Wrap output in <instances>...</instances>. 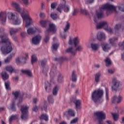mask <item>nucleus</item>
Returning a JSON list of instances; mask_svg holds the SVG:
<instances>
[{"instance_id": "obj_1", "label": "nucleus", "mask_w": 124, "mask_h": 124, "mask_svg": "<svg viewBox=\"0 0 124 124\" xmlns=\"http://www.w3.org/2000/svg\"><path fill=\"white\" fill-rule=\"evenodd\" d=\"M0 32H3L2 35H0V38L1 39V41H0V43H5L8 46L5 47L3 46L1 48V51L3 55H7L9 54L13 50L12 46H11V43L8 39V34L4 32V29L1 28L0 29Z\"/></svg>"}, {"instance_id": "obj_2", "label": "nucleus", "mask_w": 124, "mask_h": 124, "mask_svg": "<svg viewBox=\"0 0 124 124\" xmlns=\"http://www.w3.org/2000/svg\"><path fill=\"white\" fill-rule=\"evenodd\" d=\"M103 90L102 89H98L94 91L91 95L92 100L95 103L96 105L101 104L103 102V99H101L103 96Z\"/></svg>"}, {"instance_id": "obj_3", "label": "nucleus", "mask_w": 124, "mask_h": 124, "mask_svg": "<svg viewBox=\"0 0 124 124\" xmlns=\"http://www.w3.org/2000/svg\"><path fill=\"white\" fill-rule=\"evenodd\" d=\"M16 11L20 14L21 17L23 20H25L26 22L25 25L26 28H29L30 26L32 24V19L30 17L29 15H24L23 14V10L21 8V6L18 3H16Z\"/></svg>"}, {"instance_id": "obj_4", "label": "nucleus", "mask_w": 124, "mask_h": 124, "mask_svg": "<svg viewBox=\"0 0 124 124\" xmlns=\"http://www.w3.org/2000/svg\"><path fill=\"white\" fill-rule=\"evenodd\" d=\"M40 24L43 28H46L49 26V28L46 30V32L49 33V32H56L57 31V28L56 27V25L53 23H51V21L48 20H41L40 22Z\"/></svg>"}, {"instance_id": "obj_5", "label": "nucleus", "mask_w": 124, "mask_h": 124, "mask_svg": "<svg viewBox=\"0 0 124 124\" xmlns=\"http://www.w3.org/2000/svg\"><path fill=\"white\" fill-rule=\"evenodd\" d=\"M56 10L60 13H62V10H63L64 12L65 13H67L70 11V6L66 5V1H65V0H61Z\"/></svg>"}, {"instance_id": "obj_6", "label": "nucleus", "mask_w": 124, "mask_h": 124, "mask_svg": "<svg viewBox=\"0 0 124 124\" xmlns=\"http://www.w3.org/2000/svg\"><path fill=\"white\" fill-rule=\"evenodd\" d=\"M112 85L111 86V90L112 92H120L122 91V86L123 83L117 80V79L114 78L112 81Z\"/></svg>"}, {"instance_id": "obj_7", "label": "nucleus", "mask_w": 124, "mask_h": 124, "mask_svg": "<svg viewBox=\"0 0 124 124\" xmlns=\"http://www.w3.org/2000/svg\"><path fill=\"white\" fill-rule=\"evenodd\" d=\"M102 8L103 10H107V16H109L110 14H112L113 11H115L116 12V7L113 5L109 4L107 3L105 5L102 6Z\"/></svg>"}, {"instance_id": "obj_8", "label": "nucleus", "mask_w": 124, "mask_h": 124, "mask_svg": "<svg viewBox=\"0 0 124 124\" xmlns=\"http://www.w3.org/2000/svg\"><path fill=\"white\" fill-rule=\"evenodd\" d=\"M29 108L30 107L25 106H21L20 111L22 113V115H21V118L22 120H27L29 118Z\"/></svg>"}, {"instance_id": "obj_9", "label": "nucleus", "mask_w": 124, "mask_h": 124, "mask_svg": "<svg viewBox=\"0 0 124 124\" xmlns=\"http://www.w3.org/2000/svg\"><path fill=\"white\" fill-rule=\"evenodd\" d=\"M76 50L73 49V47H70L68 49H66V53H70V54H72L73 56H75L76 55L77 51H81L83 50V47H82L81 46H75Z\"/></svg>"}, {"instance_id": "obj_10", "label": "nucleus", "mask_w": 124, "mask_h": 124, "mask_svg": "<svg viewBox=\"0 0 124 124\" xmlns=\"http://www.w3.org/2000/svg\"><path fill=\"white\" fill-rule=\"evenodd\" d=\"M70 29V23L67 21L66 22V24L65 25V28L63 29L64 32L61 34V36L62 38L64 39H66V34L65 32H68V31H69Z\"/></svg>"}, {"instance_id": "obj_11", "label": "nucleus", "mask_w": 124, "mask_h": 124, "mask_svg": "<svg viewBox=\"0 0 124 124\" xmlns=\"http://www.w3.org/2000/svg\"><path fill=\"white\" fill-rule=\"evenodd\" d=\"M123 96L121 95H119L117 97L116 95H114L113 97L111 99V103L113 104H115V103H117V104H119L123 101Z\"/></svg>"}, {"instance_id": "obj_12", "label": "nucleus", "mask_w": 124, "mask_h": 124, "mask_svg": "<svg viewBox=\"0 0 124 124\" xmlns=\"http://www.w3.org/2000/svg\"><path fill=\"white\" fill-rule=\"evenodd\" d=\"M16 63L17 65L25 64L27 63V58L24 57V56H19L16 58Z\"/></svg>"}, {"instance_id": "obj_13", "label": "nucleus", "mask_w": 124, "mask_h": 124, "mask_svg": "<svg viewBox=\"0 0 124 124\" xmlns=\"http://www.w3.org/2000/svg\"><path fill=\"white\" fill-rule=\"evenodd\" d=\"M23 97H24V93H21L20 91H16V99L18 101L17 106L23 101Z\"/></svg>"}, {"instance_id": "obj_14", "label": "nucleus", "mask_w": 124, "mask_h": 124, "mask_svg": "<svg viewBox=\"0 0 124 124\" xmlns=\"http://www.w3.org/2000/svg\"><path fill=\"white\" fill-rule=\"evenodd\" d=\"M42 37L40 35H37L32 38V43L34 45H37L40 43Z\"/></svg>"}, {"instance_id": "obj_15", "label": "nucleus", "mask_w": 124, "mask_h": 124, "mask_svg": "<svg viewBox=\"0 0 124 124\" xmlns=\"http://www.w3.org/2000/svg\"><path fill=\"white\" fill-rule=\"evenodd\" d=\"M75 116V113L74 111L72 109H69L68 111L65 112L63 113V117L66 118H69V117H74Z\"/></svg>"}, {"instance_id": "obj_16", "label": "nucleus", "mask_w": 124, "mask_h": 124, "mask_svg": "<svg viewBox=\"0 0 124 124\" xmlns=\"http://www.w3.org/2000/svg\"><path fill=\"white\" fill-rule=\"evenodd\" d=\"M101 47L104 51V52H108L110 49H111V46L109 45V44L107 43H103L101 44Z\"/></svg>"}, {"instance_id": "obj_17", "label": "nucleus", "mask_w": 124, "mask_h": 124, "mask_svg": "<svg viewBox=\"0 0 124 124\" xmlns=\"http://www.w3.org/2000/svg\"><path fill=\"white\" fill-rule=\"evenodd\" d=\"M96 27L97 30H99V29H102L103 27H108V23L107 21H102L97 23Z\"/></svg>"}, {"instance_id": "obj_18", "label": "nucleus", "mask_w": 124, "mask_h": 124, "mask_svg": "<svg viewBox=\"0 0 124 124\" xmlns=\"http://www.w3.org/2000/svg\"><path fill=\"white\" fill-rule=\"evenodd\" d=\"M8 19L14 22V25H16V19H15V15L13 13L9 12L7 14Z\"/></svg>"}, {"instance_id": "obj_19", "label": "nucleus", "mask_w": 124, "mask_h": 124, "mask_svg": "<svg viewBox=\"0 0 124 124\" xmlns=\"http://www.w3.org/2000/svg\"><path fill=\"white\" fill-rule=\"evenodd\" d=\"M97 38L99 41H102V40H105L106 37L105 36V34L99 32L97 34Z\"/></svg>"}, {"instance_id": "obj_20", "label": "nucleus", "mask_w": 124, "mask_h": 124, "mask_svg": "<svg viewBox=\"0 0 124 124\" xmlns=\"http://www.w3.org/2000/svg\"><path fill=\"white\" fill-rule=\"evenodd\" d=\"M0 21L4 23L6 21V13L5 12H0Z\"/></svg>"}, {"instance_id": "obj_21", "label": "nucleus", "mask_w": 124, "mask_h": 124, "mask_svg": "<svg viewBox=\"0 0 124 124\" xmlns=\"http://www.w3.org/2000/svg\"><path fill=\"white\" fill-rule=\"evenodd\" d=\"M103 9L102 7H100L99 11H96V15L98 19H101L103 17Z\"/></svg>"}, {"instance_id": "obj_22", "label": "nucleus", "mask_w": 124, "mask_h": 124, "mask_svg": "<svg viewBox=\"0 0 124 124\" xmlns=\"http://www.w3.org/2000/svg\"><path fill=\"white\" fill-rule=\"evenodd\" d=\"M72 101L76 105V109H80L81 106V100H76V99H73Z\"/></svg>"}, {"instance_id": "obj_23", "label": "nucleus", "mask_w": 124, "mask_h": 124, "mask_svg": "<svg viewBox=\"0 0 124 124\" xmlns=\"http://www.w3.org/2000/svg\"><path fill=\"white\" fill-rule=\"evenodd\" d=\"M39 118L40 120H44L45 122H48L49 121V116L46 114H42Z\"/></svg>"}, {"instance_id": "obj_24", "label": "nucleus", "mask_w": 124, "mask_h": 124, "mask_svg": "<svg viewBox=\"0 0 124 124\" xmlns=\"http://www.w3.org/2000/svg\"><path fill=\"white\" fill-rule=\"evenodd\" d=\"M21 72L23 73V74H26V75H28L29 76V77H31L32 74H31V71L30 70H21Z\"/></svg>"}, {"instance_id": "obj_25", "label": "nucleus", "mask_w": 124, "mask_h": 124, "mask_svg": "<svg viewBox=\"0 0 124 124\" xmlns=\"http://www.w3.org/2000/svg\"><path fill=\"white\" fill-rule=\"evenodd\" d=\"M91 45L93 51H97L98 50V47H99L98 44L92 43Z\"/></svg>"}, {"instance_id": "obj_26", "label": "nucleus", "mask_w": 124, "mask_h": 124, "mask_svg": "<svg viewBox=\"0 0 124 124\" xmlns=\"http://www.w3.org/2000/svg\"><path fill=\"white\" fill-rule=\"evenodd\" d=\"M59 89L60 86H59V85H56L55 86L52 92L53 95H57V94H58V92H59Z\"/></svg>"}, {"instance_id": "obj_27", "label": "nucleus", "mask_w": 124, "mask_h": 124, "mask_svg": "<svg viewBox=\"0 0 124 124\" xmlns=\"http://www.w3.org/2000/svg\"><path fill=\"white\" fill-rule=\"evenodd\" d=\"M101 76V74L98 72L95 75V82L96 83H98L100 81V77Z\"/></svg>"}, {"instance_id": "obj_28", "label": "nucleus", "mask_w": 124, "mask_h": 124, "mask_svg": "<svg viewBox=\"0 0 124 124\" xmlns=\"http://www.w3.org/2000/svg\"><path fill=\"white\" fill-rule=\"evenodd\" d=\"M39 63L42 67H45L46 64L47 63V61L46 60H42L39 61Z\"/></svg>"}, {"instance_id": "obj_29", "label": "nucleus", "mask_w": 124, "mask_h": 124, "mask_svg": "<svg viewBox=\"0 0 124 124\" xmlns=\"http://www.w3.org/2000/svg\"><path fill=\"white\" fill-rule=\"evenodd\" d=\"M72 81L76 82L77 81V75L75 74V71H73L72 74Z\"/></svg>"}, {"instance_id": "obj_30", "label": "nucleus", "mask_w": 124, "mask_h": 124, "mask_svg": "<svg viewBox=\"0 0 124 124\" xmlns=\"http://www.w3.org/2000/svg\"><path fill=\"white\" fill-rule=\"evenodd\" d=\"M73 42L75 45V47H76V46H77L80 43V39H79L78 37H76L73 39Z\"/></svg>"}, {"instance_id": "obj_31", "label": "nucleus", "mask_w": 124, "mask_h": 124, "mask_svg": "<svg viewBox=\"0 0 124 124\" xmlns=\"http://www.w3.org/2000/svg\"><path fill=\"white\" fill-rule=\"evenodd\" d=\"M122 29V23L116 24L114 27V30L116 31H120V30Z\"/></svg>"}, {"instance_id": "obj_32", "label": "nucleus", "mask_w": 124, "mask_h": 124, "mask_svg": "<svg viewBox=\"0 0 124 124\" xmlns=\"http://www.w3.org/2000/svg\"><path fill=\"white\" fill-rule=\"evenodd\" d=\"M59 46H60V45L58 43H55L52 45V52H54V51H57Z\"/></svg>"}, {"instance_id": "obj_33", "label": "nucleus", "mask_w": 124, "mask_h": 124, "mask_svg": "<svg viewBox=\"0 0 124 124\" xmlns=\"http://www.w3.org/2000/svg\"><path fill=\"white\" fill-rule=\"evenodd\" d=\"M35 31H36L33 28H30L27 30V32L28 34H33V33H34Z\"/></svg>"}, {"instance_id": "obj_34", "label": "nucleus", "mask_w": 124, "mask_h": 124, "mask_svg": "<svg viewBox=\"0 0 124 124\" xmlns=\"http://www.w3.org/2000/svg\"><path fill=\"white\" fill-rule=\"evenodd\" d=\"M51 18L53 19V20H57V19H60V17L58 16L57 14L51 13L50 15Z\"/></svg>"}, {"instance_id": "obj_35", "label": "nucleus", "mask_w": 124, "mask_h": 124, "mask_svg": "<svg viewBox=\"0 0 124 124\" xmlns=\"http://www.w3.org/2000/svg\"><path fill=\"white\" fill-rule=\"evenodd\" d=\"M66 60H67V59H66V58L65 57H61L60 58H55V61L56 62H62L64 61H66Z\"/></svg>"}, {"instance_id": "obj_36", "label": "nucleus", "mask_w": 124, "mask_h": 124, "mask_svg": "<svg viewBox=\"0 0 124 124\" xmlns=\"http://www.w3.org/2000/svg\"><path fill=\"white\" fill-rule=\"evenodd\" d=\"M1 76H2V78L3 79V80H7V79H8V74H7V73H3L2 74H1Z\"/></svg>"}, {"instance_id": "obj_37", "label": "nucleus", "mask_w": 124, "mask_h": 124, "mask_svg": "<svg viewBox=\"0 0 124 124\" xmlns=\"http://www.w3.org/2000/svg\"><path fill=\"white\" fill-rule=\"evenodd\" d=\"M118 40V38L113 37L109 40V44H111V45H114V44L115 43V41Z\"/></svg>"}, {"instance_id": "obj_38", "label": "nucleus", "mask_w": 124, "mask_h": 124, "mask_svg": "<svg viewBox=\"0 0 124 124\" xmlns=\"http://www.w3.org/2000/svg\"><path fill=\"white\" fill-rule=\"evenodd\" d=\"M16 119V115H12L11 116L9 119V123L10 124H12L13 123V120H15Z\"/></svg>"}, {"instance_id": "obj_39", "label": "nucleus", "mask_w": 124, "mask_h": 124, "mask_svg": "<svg viewBox=\"0 0 124 124\" xmlns=\"http://www.w3.org/2000/svg\"><path fill=\"white\" fill-rule=\"evenodd\" d=\"M37 62V57L34 55H33L31 56V63L33 64L34 62Z\"/></svg>"}, {"instance_id": "obj_40", "label": "nucleus", "mask_w": 124, "mask_h": 124, "mask_svg": "<svg viewBox=\"0 0 124 124\" xmlns=\"http://www.w3.org/2000/svg\"><path fill=\"white\" fill-rule=\"evenodd\" d=\"M105 62H106V66H109V65H111V60H110V58H107L105 60Z\"/></svg>"}, {"instance_id": "obj_41", "label": "nucleus", "mask_w": 124, "mask_h": 124, "mask_svg": "<svg viewBox=\"0 0 124 124\" xmlns=\"http://www.w3.org/2000/svg\"><path fill=\"white\" fill-rule=\"evenodd\" d=\"M79 12V10L77 8H74V10L72 12V16H76Z\"/></svg>"}, {"instance_id": "obj_42", "label": "nucleus", "mask_w": 124, "mask_h": 124, "mask_svg": "<svg viewBox=\"0 0 124 124\" xmlns=\"http://www.w3.org/2000/svg\"><path fill=\"white\" fill-rule=\"evenodd\" d=\"M5 87L6 90H11L10 82L7 81L5 82Z\"/></svg>"}, {"instance_id": "obj_43", "label": "nucleus", "mask_w": 124, "mask_h": 124, "mask_svg": "<svg viewBox=\"0 0 124 124\" xmlns=\"http://www.w3.org/2000/svg\"><path fill=\"white\" fill-rule=\"evenodd\" d=\"M112 115L113 117V120L115 122H117L119 120V114L117 113H112Z\"/></svg>"}, {"instance_id": "obj_44", "label": "nucleus", "mask_w": 124, "mask_h": 124, "mask_svg": "<svg viewBox=\"0 0 124 124\" xmlns=\"http://www.w3.org/2000/svg\"><path fill=\"white\" fill-rule=\"evenodd\" d=\"M106 98L107 100H109V89L108 88H105Z\"/></svg>"}, {"instance_id": "obj_45", "label": "nucleus", "mask_w": 124, "mask_h": 124, "mask_svg": "<svg viewBox=\"0 0 124 124\" xmlns=\"http://www.w3.org/2000/svg\"><path fill=\"white\" fill-rule=\"evenodd\" d=\"M6 70L11 73L12 72H13V67L11 66H8L6 67Z\"/></svg>"}, {"instance_id": "obj_46", "label": "nucleus", "mask_w": 124, "mask_h": 124, "mask_svg": "<svg viewBox=\"0 0 124 124\" xmlns=\"http://www.w3.org/2000/svg\"><path fill=\"white\" fill-rule=\"evenodd\" d=\"M47 99L49 103H54V99L53 98V96L49 95Z\"/></svg>"}, {"instance_id": "obj_47", "label": "nucleus", "mask_w": 124, "mask_h": 124, "mask_svg": "<svg viewBox=\"0 0 124 124\" xmlns=\"http://www.w3.org/2000/svg\"><path fill=\"white\" fill-rule=\"evenodd\" d=\"M10 33L11 36H12V35H13L14 34H15V33H16V29L11 28L10 30Z\"/></svg>"}, {"instance_id": "obj_48", "label": "nucleus", "mask_w": 124, "mask_h": 124, "mask_svg": "<svg viewBox=\"0 0 124 124\" xmlns=\"http://www.w3.org/2000/svg\"><path fill=\"white\" fill-rule=\"evenodd\" d=\"M10 108L12 111H15V102L13 101L12 103L10 105Z\"/></svg>"}, {"instance_id": "obj_49", "label": "nucleus", "mask_w": 124, "mask_h": 124, "mask_svg": "<svg viewBox=\"0 0 124 124\" xmlns=\"http://www.w3.org/2000/svg\"><path fill=\"white\" fill-rule=\"evenodd\" d=\"M62 74H59L58 75V81L59 83H62Z\"/></svg>"}, {"instance_id": "obj_50", "label": "nucleus", "mask_w": 124, "mask_h": 124, "mask_svg": "<svg viewBox=\"0 0 124 124\" xmlns=\"http://www.w3.org/2000/svg\"><path fill=\"white\" fill-rule=\"evenodd\" d=\"M49 39H50V36L49 35H46L45 36V38L44 39V41L46 43H47L48 41H49Z\"/></svg>"}, {"instance_id": "obj_51", "label": "nucleus", "mask_w": 124, "mask_h": 124, "mask_svg": "<svg viewBox=\"0 0 124 124\" xmlns=\"http://www.w3.org/2000/svg\"><path fill=\"white\" fill-rule=\"evenodd\" d=\"M80 12L81 14H84V15H88V11L85 9H80Z\"/></svg>"}, {"instance_id": "obj_52", "label": "nucleus", "mask_w": 124, "mask_h": 124, "mask_svg": "<svg viewBox=\"0 0 124 124\" xmlns=\"http://www.w3.org/2000/svg\"><path fill=\"white\" fill-rule=\"evenodd\" d=\"M107 28H105V31H109L110 33H112L113 32V29L111 28V27H108V26Z\"/></svg>"}, {"instance_id": "obj_53", "label": "nucleus", "mask_w": 124, "mask_h": 124, "mask_svg": "<svg viewBox=\"0 0 124 124\" xmlns=\"http://www.w3.org/2000/svg\"><path fill=\"white\" fill-rule=\"evenodd\" d=\"M24 4L26 5V6H28V5H30V1L29 0H22Z\"/></svg>"}, {"instance_id": "obj_54", "label": "nucleus", "mask_w": 124, "mask_h": 124, "mask_svg": "<svg viewBox=\"0 0 124 124\" xmlns=\"http://www.w3.org/2000/svg\"><path fill=\"white\" fill-rule=\"evenodd\" d=\"M94 0H87L85 1L86 4H92V3H93Z\"/></svg>"}, {"instance_id": "obj_55", "label": "nucleus", "mask_w": 124, "mask_h": 124, "mask_svg": "<svg viewBox=\"0 0 124 124\" xmlns=\"http://www.w3.org/2000/svg\"><path fill=\"white\" fill-rule=\"evenodd\" d=\"M11 59V56H8L6 59L4 60V62L5 63H7L10 62V59Z\"/></svg>"}, {"instance_id": "obj_56", "label": "nucleus", "mask_w": 124, "mask_h": 124, "mask_svg": "<svg viewBox=\"0 0 124 124\" xmlns=\"http://www.w3.org/2000/svg\"><path fill=\"white\" fill-rule=\"evenodd\" d=\"M57 3L53 2L51 4V8L52 9H55L56 8V6H57Z\"/></svg>"}, {"instance_id": "obj_57", "label": "nucleus", "mask_w": 124, "mask_h": 124, "mask_svg": "<svg viewBox=\"0 0 124 124\" xmlns=\"http://www.w3.org/2000/svg\"><path fill=\"white\" fill-rule=\"evenodd\" d=\"M119 10L122 11V12H124V5L122 4L121 6L118 7Z\"/></svg>"}, {"instance_id": "obj_58", "label": "nucleus", "mask_w": 124, "mask_h": 124, "mask_svg": "<svg viewBox=\"0 0 124 124\" xmlns=\"http://www.w3.org/2000/svg\"><path fill=\"white\" fill-rule=\"evenodd\" d=\"M21 24V19L19 17H16V25H20Z\"/></svg>"}, {"instance_id": "obj_59", "label": "nucleus", "mask_w": 124, "mask_h": 124, "mask_svg": "<svg viewBox=\"0 0 124 124\" xmlns=\"http://www.w3.org/2000/svg\"><path fill=\"white\" fill-rule=\"evenodd\" d=\"M77 122H78V118H76L72 120L70 123L71 124H76Z\"/></svg>"}, {"instance_id": "obj_60", "label": "nucleus", "mask_w": 124, "mask_h": 124, "mask_svg": "<svg viewBox=\"0 0 124 124\" xmlns=\"http://www.w3.org/2000/svg\"><path fill=\"white\" fill-rule=\"evenodd\" d=\"M32 111H33L34 112H37L38 111V107H37V106H35L33 108Z\"/></svg>"}, {"instance_id": "obj_61", "label": "nucleus", "mask_w": 124, "mask_h": 124, "mask_svg": "<svg viewBox=\"0 0 124 124\" xmlns=\"http://www.w3.org/2000/svg\"><path fill=\"white\" fill-rule=\"evenodd\" d=\"M20 35L22 37H26V35H27V33L25 32H22L20 33Z\"/></svg>"}, {"instance_id": "obj_62", "label": "nucleus", "mask_w": 124, "mask_h": 124, "mask_svg": "<svg viewBox=\"0 0 124 124\" xmlns=\"http://www.w3.org/2000/svg\"><path fill=\"white\" fill-rule=\"evenodd\" d=\"M40 18H44L45 17V14L44 13H41L40 14Z\"/></svg>"}, {"instance_id": "obj_63", "label": "nucleus", "mask_w": 124, "mask_h": 124, "mask_svg": "<svg viewBox=\"0 0 124 124\" xmlns=\"http://www.w3.org/2000/svg\"><path fill=\"white\" fill-rule=\"evenodd\" d=\"M12 6L14 7L15 9H16V2H13L12 3Z\"/></svg>"}, {"instance_id": "obj_64", "label": "nucleus", "mask_w": 124, "mask_h": 124, "mask_svg": "<svg viewBox=\"0 0 124 124\" xmlns=\"http://www.w3.org/2000/svg\"><path fill=\"white\" fill-rule=\"evenodd\" d=\"M108 73H110V74H113V73H114V70L108 69Z\"/></svg>"}]
</instances>
